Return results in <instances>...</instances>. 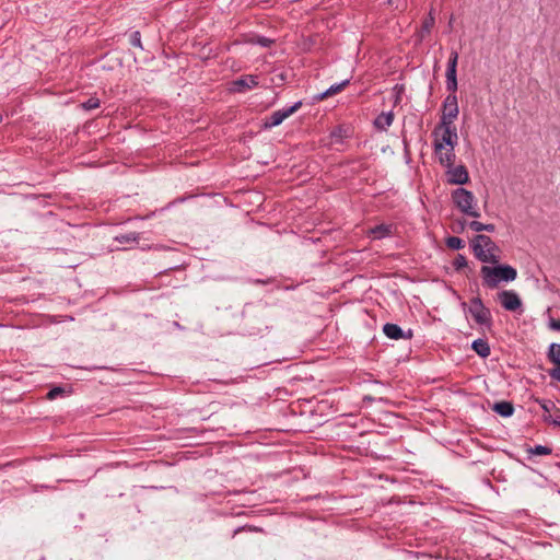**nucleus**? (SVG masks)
<instances>
[{
  "instance_id": "1",
  "label": "nucleus",
  "mask_w": 560,
  "mask_h": 560,
  "mask_svg": "<svg viewBox=\"0 0 560 560\" xmlns=\"http://www.w3.org/2000/svg\"><path fill=\"white\" fill-rule=\"evenodd\" d=\"M474 256L483 264L497 265L500 262V247L485 234H477L470 241Z\"/></svg>"
},
{
  "instance_id": "2",
  "label": "nucleus",
  "mask_w": 560,
  "mask_h": 560,
  "mask_svg": "<svg viewBox=\"0 0 560 560\" xmlns=\"http://www.w3.org/2000/svg\"><path fill=\"white\" fill-rule=\"evenodd\" d=\"M482 283L489 289H494L501 281H514L517 277V271L510 265H499L493 267L482 266L480 269Z\"/></svg>"
},
{
  "instance_id": "3",
  "label": "nucleus",
  "mask_w": 560,
  "mask_h": 560,
  "mask_svg": "<svg viewBox=\"0 0 560 560\" xmlns=\"http://www.w3.org/2000/svg\"><path fill=\"white\" fill-rule=\"evenodd\" d=\"M452 201L462 213L472 218L480 217V212L476 208V198L471 191L456 188L452 191Z\"/></svg>"
},
{
  "instance_id": "4",
  "label": "nucleus",
  "mask_w": 560,
  "mask_h": 560,
  "mask_svg": "<svg viewBox=\"0 0 560 560\" xmlns=\"http://www.w3.org/2000/svg\"><path fill=\"white\" fill-rule=\"evenodd\" d=\"M442 130V136L440 139H435L434 141V152H440L444 150V145L455 148L457 143V132L456 127L454 125H441L439 124L434 130L433 135L438 136V132Z\"/></svg>"
},
{
  "instance_id": "5",
  "label": "nucleus",
  "mask_w": 560,
  "mask_h": 560,
  "mask_svg": "<svg viewBox=\"0 0 560 560\" xmlns=\"http://www.w3.org/2000/svg\"><path fill=\"white\" fill-rule=\"evenodd\" d=\"M469 313L478 325L486 326L487 328L492 326L491 312L485 306L479 296H474L470 300Z\"/></svg>"
},
{
  "instance_id": "6",
  "label": "nucleus",
  "mask_w": 560,
  "mask_h": 560,
  "mask_svg": "<svg viewBox=\"0 0 560 560\" xmlns=\"http://www.w3.org/2000/svg\"><path fill=\"white\" fill-rule=\"evenodd\" d=\"M459 114L456 94H448L442 105L441 125H454V120Z\"/></svg>"
},
{
  "instance_id": "7",
  "label": "nucleus",
  "mask_w": 560,
  "mask_h": 560,
  "mask_svg": "<svg viewBox=\"0 0 560 560\" xmlns=\"http://www.w3.org/2000/svg\"><path fill=\"white\" fill-rule=\"evenodd\" d=\"M301 106L302 102L299 101L288 108L273 112L269 117H266L264 121V127L266 129H270L272 127L279 126L285 118L290 117L295 112H298L301 108Z\"/></svg>"
},
{
  "instance_id": "8",
  "label": "nucleus",
  "mask_w": 560,
  "mask_h": 560,
  "mask_svg": "<svg viewBox=\"0 0 560 560\" xmlns=\"http://www.w3.org/2000/svg\"><path fill=\"white\" fill-rule=\"evenodd\" d=\"M498 301L502 307L510 312H515L522 306V301L516 292L504 290L498 293Z\"/></svg>"
},
{
  "instance_id": "9",
  "label": "nucleus",
  "mask_w": 560,
  "mask_h": 560,
  "mask_svg": "<svg viewBox=\"0 0 560 560\" xmlns=\"http://www.w3.org/2000/svg\"><path fill=\"white\" fill-rule=\"evenodd\" d=\"M447 183L452 185H464L469 182V174L465 165L452 166L447 171Z\"/></svg>"
},
{
  "instance_id": "10",
  "label": "nucleus",
  "mask_w": 560,
  "mask_h": 560,
  "mask_svg": "<svg viewBox=\"0 0 560 560\" xmlns=\"http://www.w3.org/2000/svg\"><path fill=\"white\" fill-rule=\"evenodd\" d=\"M256 86H258V77L253 74L242 75L232 82V91L236 93H244Z\"/></svg>"
},
{
  "instance_id": "11",
  "label": "nucleus",
  "mask_w": 560,
  "mask_h": 560,
  "mask_svg": "<svg viewBox=\"0 0 560 560\" xmlns=\"http://www.w3.org/2000/svg\"><path fill=\"white\" fill-rule=\"evenodd\" d=\"M383 331L386 337L394 340L409 339L412 337L411 330H409L408 334H405L398 325L392 323L385 324Z\"/></svg>"
},
{
  "instance_id": "12",
  "label": "nucleus",
  "mask_w": 560,
  "mask_h": 560,
  "mask_svg": "<svg viewBox=\"0 0 560 560\" xmlns=\"http://www.w3.org/2000/svg\"><path fill=\"white\" fill-rule=\"evenodd\" d=\"M394 113L393 112H383L374 119V127L380 131H386L387 128L393 124Z\"/></svg>"
},
{
  "instance_id": "13",
  "label": "nucleus",
  "mask_w": 560,
  "mask_h": 560,
  "mask_svg": "<svg viewBox=\"0 0 560 560\" xmlns=\"http://www.w3.org/2000/svg\"><path fill=\"white\" fill-rule=\"evenodd\" d=\"M441 165L451 168L455 164L456 154L454 148L450 147L445 151L435 152Z\"/></svg>"
},
{
  "instance_id": "14",
  "label": "nucleus",
  "mask_w": 560,
  "mask_h": 560,
  "mask_svg": "<svg viewBox=\"0 0 560 560\" xmlns=\"http://www.w3.org/2000/svg\"><path fill=\"white\" fill-rule=\"evenodd\" d=\"M492 410L501 417H511L514 412V406L511 401L502 400L494 402Z\"/></svg>"
},
{
  "instance_id": "15",
  "label": "nucleus",
  "mask_w": 560,
  "mask_h": 560,
  "mask_svg": "<svg viewBox=\"0 0 560 560\" xmlns=\"http://www.w3.org/2000/svg\"><path fill=\"white\" fill-rule=\"evenodd\" d=\"M472 350L481 358H488L491 353L490 346L487 339H476L471 343Z\"/></svg>"
},
{
  "instance_id": "16",
  "label": "nucleus",
  "mask_w": 560,
  "mask_h": 560,
  "mask_svg": "<svg viewBox=\"0 0 560 560\" xmlns=\"http://www.w3.org/2000/svg\"><path fill=\"white\" fill-rule=\"evenodd\" d=\"M394 226L392 224H378L370 230V234L376 238L381 240L393 234Z\"/></svg>"
},
{
  "instance_id": "17",
  "label": "nucleus",
  "mask_w": 560,
  "mask_h": 560,
  "mask_svg": "<svg viewBox=\"0 0 560 560\" xmlns=\"http://www.w3.org/2000/svg\"><path fill=\"white\" fill-rule=\"evenodd\" d=\"M349 83H350V80L347 79V80L342 81L339 84L331 85L329 89H327L324 93H322L318 96V100H324V98H326L328 96H331L334 94H337V93L341 92Z\"/></svg>"
},
{
  "instance_id": "18",
  "label": "nucleus",
  "mask_w": 560,
  "mask_h": 560,
  "mask_svg": "<svg viewBox=\"0 0 560 560\" xmlns=\"http://www.w3.org/2000/svg\"><path fill=\"white\" fill-rule=\"evenodd\" d=\"M548 358L556 365H560V345L559 343L550 345Z\"/></svg>"
},
{
  "instance_id": "19",
  "label": "nucleus",
  "mask_w": 560,
  "mask_h": 560,
  "mask_svg": "<svg viewBox=\"0 0 560 560\" xmlns=\"http://www.w3.org/2000/svg\"><path fill=\"white\" fill-rule=\"evenodd\" d=\"M115 240L117 242H119L120 244H125V243H133V242H138L139 240V234L136 233V232H129V233H125V234H120V235H117L115 237Z\"/></svg>"
},
{
  "instance_id": "20",
  "label": "nucleus",
  "mask_w": 560,
  "mask_h": 560,
  "mask_svg": "<svg viewBox=\"0 0 560 560\" xmlns=\"http://www.w3.org/2000/svg\"><path fill=\"white\" fill-rule=\"evenodd\" d=\"M446 246L451 249L458 250L465 247V243L460 237L448 236L446 238Z\"/></svg>"
},
{
  "instance_id": "21",
  "label": "nucleus",
  "mask_w": 560,
  "mask_h": 560,
  "mask_svg": "<svg viewBox=\"0 0 560 560\" xmlns=\"http://www.w3.org/2000/svg\"><path fill=\"white\" fill-rule=\"evenodd\" d=\"M453 267L456 271H459L468 267L467 258L462 254H457V256L453 260Z\"/></svg>"
},
{
  "instance_id": "22",
  "label": "nucleus",
  "mask_w": 560,
  "mask_h": 560,
  "mask_svg": "<svg viewBox=\"0 0 560 560\" xmlns=\"http://www.w3.org/2000/svg\"><path fill=\"white\" fill-rule=\"evenodd\" d=\"M67 393L66 388L62 386L52 387L46 395V398L49 400L56 399L58 396H62Z\"/></svg>"
},
{
  "instance_id": "23",
  "label": "nucleus",
  "mask_w": 560,
  "mask_h": 560,
  "mask_svg": "<svg viewBox=\"0 0 560 560\" xmlns=\"http://www.w3.org/2000/svg\"><path fill=\"white\" fill-rule=\"evenodd\" d=\"M539 404H540V407L544 410V418H545V420H548V416L556 408L555 402L551 401V400H541V401H539Z\"/></svg>"
},
{
  "instance_id": "24",
  "label": "nucleus",
  "mask_w": 560,
  "mask_h": 560,
  "mask_svg": "<svg viewBox=\"0 0 560 560\" xmlns=\"http://www.w3.org/2000/svg\"><path fill=\"white\" fill-rule=\"evenodd\" d=\"M527 452L530 455H549L551 453V450L549 447H547V446L537 445L534 448L533 447H528Z\"/></svg>"
},
{
  "instance_id": "25",
  "label": "nucleus",
  "mask_w": 560,
  "mask_h": 560,
  "mask_svg": "<svg viewBox=\"0 0 560 560\" xmlns=\"http://www.w3.org/2000/svg\"><path fill=\"white\" fill-rule=\"evenodd\" d=\"M100 106V100L97 97H90L88 101L81 104V107L85 110L95 109Z\"/></svg>"
},
{
  "instance_id": "26",
  "label": "nucleus",
  "mask_w": 560,
  "mask_h": 560,
  "mask_svg": "<svg viewBox=\"0 0 560 560\" xmlns=\"http://www.w3.org/2000/svg\"><path fill=\"white\" fill-rule=\"evenodd\" d=\"M547 421L560 427V409L556 407L553 411L548 416Z\"/></svg>"
},
{
  "instance_id": "27",
  "label": "nucleus",
  "mask_w": 560,
  "mask_h": 560,
  "mask_svg": "<svg viewBox=\"0 0 560 560\" xmlns=\"http://www.w3.org/2000/svg\"><path fill=\"white\" fill-rule=\"evenodd\" d=\"M130 44L135 47H139L142 49L141 34L139 31H135L133 33H131Z\"/></svg>"
},
{
  "instance_id": "28",
  "label": "nucleus",
  "mask_w": 560,
  "mask_h": 560,
  "mask_svg": "<svg viewBox=\"0 0 560 560\" xmlns=\"http://www.w3.org/2000/svg\"><path fill=\"white\" fill-rule=\"evenodd\" d=\"M457 61H458V52L455 49H452L450 54V58L447 61V68H457Z\"/></svg>"
},
{
  "instance_id": "29",
  "label": "nucleus",
  "mask_w": 560,
  "mask_h": 560,
  "mask_svg": "<svg viewBox=\"0 0 560 560\" xmlns=\"http://www.w3.org/2000/svg\"><path fill=\"white\" fill-rule=\"evenodd\" d=\"M457 86V78L446 79V90L450 92V94H456Z\"/></svg>"
},
{
  "instance_id": "30",
  "label": "nucleus",
  "mask_w": 560,
  "mask_h": 560,
  "mask_svg": "<svg viewBox=\"0 0 560 560\" xmlns=\"http://www.w3.org/2000/svg\"><path fill=\"white\" fill-rule=\"evenodd\" d=\"M434 25V18L432 16V14L430 13L429 18H427L423 23H422V28L425 31V32H430L431 28L433 27Z\"/></svg>"
},
{
  "instance_id": "31",
  "label": "nucleus",
  "mask_w": 560,
  "mask_h": 560,
  "mask_svg": "<svg viewBox=\"0 0 560 560\" xmlns=\"http://www.w3.org/2000/svg\"><path fill=\"white\" fill-rule=\"evenodd\" d=\"M483 225H485V223H481V222L476 221V220L468 223L469 229L475 231V232H482L483 231Z\"/></svg>"
},
{
  "instance_id": "32",
  "label": "nucleus",
  "mask_w": 560,
  "mask_h": 560,
  "mask_svg": "<svg viewBox=\"0 0 560 560\" xmlns=\"http://www.w3.org/2000/svg\"><path fill=\"white\" fill-rule=\"evenodd\" d=\"M548 373L551 378L560 382V364L556 365L553 369L549 370Z\"/></svg>"
},
{
  "instance_id": "33",
  "label": "nucleus",
  "mask_w": 560,
  "mask_h": 560,
  "mask_svg": "<svg viewBox=\"0 0 560 560\" xmlns=\"http://www.w3.org/2000/svg\"><path fill=\"white\" fill-rule=\"evenodd\" d=\"M549 327L552 330L560 331V319H556L553 317H550V319H549Z\"/></svg>"
},
{
  "instance_id": "34",
  "label": "nucleus",
  "mask_w": 560,
  "mask_h": 560,
  "mask_svg": "<svg viewBox=\"0 0 560 560\" xmlns=\"http://www.w3.org/2000/svg\"><path fill=\"white\" fill-rule=\"evenodd\" d=\"M257 43L264 47H269L273 40L267 37H258Z\"/></svg>"
},
{
  "instance_id": "35",
  "label": "nucleus",
  "mask_w": 560,
  "mask_h": 560,
  "mask_svg": "<svg viewBox=\"0 0 560 560\" xmlns=\"http://www.w3.org/2000/svg\"><path fill=\"white\" fill-rule=\"evenodd\" d=\"M453 78H457L456 77V69L447 68L446 69V79H453Z\"/></svg>"
},
{
  "instance_id": "36",
  "label": "nucleus",
  "mask_w": 560,
  "mask_h": 560,
  "mask_svg": "<svg viewBox=\"0 0 560 560\" xmlns=\"http://www.w3.org/2000/svg\"><path fill=\"white\" fill-rule=\"evenodd\" d=\"M400 2V0H386V4L388 7H393L395 9H398V3Z\"/></svg>"
},
{
  "instance_id": "37",
  "label": "nucleus",
  "mask_w": 560,
  "mask_h": 560,
  "mask_svg": "<svg viewBox=\"0 0 560 560\" xmlns=\"http://www.w3.org/2000/svg\"><path fill=\"white\" fill-rule=\"evenodd\" d=\"M483 231H487V232H494L495 231V225L494 224H485L483 225Z\"/></svg>"
},
{
  "instance_id": "38",
  "label": "nucleus",
  "mask_w": 560,
  "mask_h": 560,
  "mask_svg": "<svg viewBox=\"0 0 560 560\" xmlns=\"http://www.w3.org/2000/svg\"><path fill=\"white\" fill-rule=\"evenodd\" d=\"M458 228H460V230L458 232L463 231L464 230V223L458 224Z\"/></svg>"
},
{
  "instance_id": "39",
  "label": "nucleus",
  "mask_w": 560,
  "mask_h": 560,
  "mask_svg": "<svg viewBox=\"0 0 560 560\" xmlns=\"http://www.w3.org/2000/svg\"><path fill=\"white\" fill-rule=\"evenodd\" d=\"M458 228H460V230L458 232L463 231L464 230V223L458 224Z\"/></svg>"
},
{
  "instance_id": "40",
  "label": "nucleus",
  "mask_w": 560,
  "mask_h": 560,
  "mask_svg": "<svg viewBox=\"0 0 560 560\" xmlns=\"http://www.w3.org/2000/svg\"><path fill=\"white\" fill-rule=\"evenodd\" d=\"M188 452H182V453H178L177 455H187Z\"/></svg>"
},
{
  "instance_id": "41",
  "label": "nucleus",
  "mask_w": 560,
  "mask_h": 560,
  "mask_svg": "<svg viewBox=\"0 0 560 560\" xmlns=\"http://www.w3.org/2000/svg\"><path fill=\"white\" fill-rule=\"evenodd\" d=\"M2 121V114L0 113V122Z\"/></svg>"
}]
</instances>
